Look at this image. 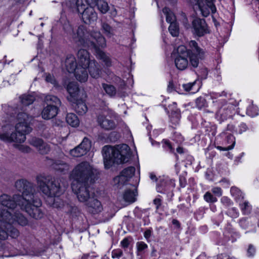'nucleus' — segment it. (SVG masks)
Masks as SVG:
<instances>
[{
  "instance_id": "obj_1",
  "label": "nucleus",
  "mask_w": 259,
  "mask_h": 259,
  "mask_svg": "<svg viewBox=\"0 0 259 259\" xmlns=\"http://www.w3.org/2000/svg\"><path fill=\"white\" fill-rule=\"evenodd\" d=\"M2 110L8 118L12 120L15 119L18 122L15 125V131H13L14 127L11 124L0 125V140L6 143L24 142L26 140V135L32 131L29 125L32 116L18 104L13 106L2 105Z\"/></svg>"
},
{
  "instance_id": "obj_2",
  "label": "nucleus",
  "mask_w": 259,
  "mask_h": 259,
  "mask_svg": "<svg viewBox=\"0 0 259 259\" xmlns=\"http://www.w3.org/2000/svg\"><path fill=\"white\" fill-rule=\"evenodd\" d=\"M63 29L67 36L77 46H88L94 49L97 57L102 60L106 67H110L112 62L110 57L100 49L106 46V40L104 36L98 31H92L87 35V32L84 26L80 25L74 30L68 21H65Z\"/></svg>"
},
{
  "instance_id": "obj_3",
  "label": "nucleus",
  "mask_w": 259,
  "mask_h": 259,
  "mask_svg": "<svg viewBox=\"0 0 259 259\" xmlns=\"http://www.w3.org/2000/svg\"><path fill=\"white\" fill-rule=\"evenodd\" d=\"M100 177V171L87 161L81 162L74 168L70 178L77 183L76 188L74 184L72 188L80 202H87L95 197V193L90 190V185L95 183Z\"/></svg>"
},
{
  "instance_id": "obj_4",
  "label": "nucleus",
  "mask_w": 259,
  "mask_h": 259,
  "mask_svg": "<svg viewBox=\"0 0 259 259\" xmlns=\"http://www.w3.org/2000/svg\"><path fill=\"white\" fill-rule=\"evenodd\" d=\"M15 186L17 191L25 197V202L23 203L21 210H25L31 217L36 220L41 219L44 216V213L40 208L42 203L35 186L24 179L17 180Z\"/></svg>"
},
{
  "instance_id": "obj_5",
  "label": "nucleus",
  "mask_w": 259,
  "mask_h": 259,
  "mask_svg": "<svg viewBox=\"0 0 259 259\" xmlns=\"http://www.w3.org/2000/svg\"><path fill=\"white\" fill-rule=\"evenodd\" d=\"M36 180L39 190L48 197L50 204L55 208L64 209L65 204L58 196L65 190L66 183H61L60 179L45 175L37 176Z\"/></svg>"
},
{
  "instance_id": "obj_6",
  "label": "nucleus",
  "mask_w": 259,
  "mask_h": 259,
  "mask_svg": "<svg viewBox=\"0 0 259 259\" xmlns=\"http://www.w3.org/2000/svg\"><path fill=\"white\" fill-rule=\"evenodd\" d=\"M102 155L105 167L108 169L114 164L128 162L131 157L130 148L126 144L118 145L117 148L106 145L103 147Z\"/></svg>"
},
{
  "instance_id": "obj_7",
  "label": "nucleus",
  "mask_w": 259,
  "mask_h": 259,
  "mask_svg": "<svg viewBox=\"0 0 259 259\" xmlns=\"http://www.w3.org/2000/svg\"><path fill=\"white\" fill-rule=\"evenodd\" d=\"M190 49L187 50L184 46H180L177 49L176 56L189 57L190 66L196 68L198 66L199 60H203L206 55V52L200 48L195 40H191L189 42Z\"/></svg>"
},
{
  "instance_id": "obj_8",
  "label": "nucleus",
  "mask_w": 259,
  "mask_h": 259,
  "mask_svg": "<svg viewBox=\"0 0 259 259\" xmlns=\"http://www.w3.org/2000/svg\"><path fill=\"white\" fill-rule=\"evenodd\" d=\"M24 195L14 194L12 197L8 194H3L0 196V219L12 220L11 212L4 207L14 210L17 206L21 209L23 204L25 202ZM12 221H11L12 222Z\"/></svg>"
},
{
  "instance_id": "obj_9",
  "label": "nucleus",
  "mask_w": 259,
  "mask_h": 259,
  "mask_svg": "<svg viewBox=\"0 0 259 259\" xmlns=\"http://www.w3.org/2000/svg\"><path fill=\"white\" fill-rule=\"evenodd\" d=\"M45 102L47 106L41 112L42 118L48 120L56 117L61 105L60 100L57 96L48 95L45 98Z\"/></svg>"
},
{
  "instance_id": "obj_10",
  "label": "nucleus",
  "mask_w": 259,
  "mask_h": 259,
  "mask_svg": "<svg viewBox=\"0 0 259 259\" xmlns=\"http://www.w3.org/2000/svg\"><path fill=\"white\" fill-rule=\"evenodd\" d=\"M0 219V240H4L10 236L12 238H17L19 234V231L13 226L14 220Z\"/></svg>"
},
{
  "instance_id": "obj_11",
  "label": "nucleus",
  "mask_w": 259,
  "mask_h": 259,
  "mask_svg": "<svg viewBox=\"0 0 259 259\" xmlns=\"http://www.w3.org/2000/svg\"><path fill=\"white\" fill-rule=\"evenodd\" d=\"M191 23L192 32L194 35L200 37L210 33L208 26L204 19L196 17Z\"/></svg>"
},
{
  "instance_id": "obj_12",
  "label": "nucleus",
  "mask_w": 259,
  "mask_h": 259,
  "mask_svg": "<svg viewBox=\"0 0 259 259\" xmlns=\"http://www.w3.org/2000/svg\"><path fill=\"white\" fill-rule=\"evenodd\" d=\"M175 186V180L166 177L160 179L157 185L156 190L159 193L166 194L167 197H172Z\"/></svg>"
},
{
  "instance_id": "obj_13",
  "label": "nucleus",
  "mask_w": 259,
  "mask_h": 259,
  "mask_svg": "<svg viewBox=\"0 0 259 259\" xmlns=\"http://www.w3.org/2000/svg\"><path fill=\"white\" fill-rule=\"evenodd\" d=\"M135 167L134 166H128L124 168L118 176L114 178L115 182H117L119 186L127 184L130 179L134 176L135 174Z\"/></svg>"
},
{
  "instance_id": "obj_14",
  "label": "nucleus",
  "mask_w": 259,
  "mask_h": 259,
  "mask_svg": "<svg viewBox=\"0 0 259 259\" xmlns=\"http://www.w3.org/2000/svg\"><path fill=\"white\" fill-rule=\"evenodd\" d=\"M83 8L82 10H80L79 13L81 14V18L84 23L90 24L97 20V14L93 7H86L84 4Z\"/></svg>"
},
{
  "instance_id": "obj_15",
  "label": "nucleus",
  "mask_w": 259,
  "mask_h": 259,
  "mask_svg": "<svg viewBox=\"0 0 259 259\" xmlns=\"http://www.w3.org/2000/svg\"><path fill=\"white\" fill-rule=\"evenodd\" d=\"M90 147V140L87 138H84L78 146L70 150V153L73 157H81L87 154Z\"/></svg>"
},
{
  "instance_id": "obj_16",
  "label": "nucleus",
  "mask_w": 259,
  "mask_h": 259,
  "mask_svg": "<svg viewBox=\"0 0 259 259\" xmlns=\"http://www.w3.org/2000/svg\"><path fill=\"white\" fill-rule=\"evenodd\" d=\"M215 0H205V3L203 1L198 5L197 10L201 12L202 15L205 17H207L211 11L212 14L217 11V8L214 4Z\"/></svg>"
},
{
  "instance_id": "obj_17",
  "label": "nucleus",
  "mask_w": 259,
  "mask_h": 259,
  "mask_svg": "<svg viewBox=\"0 0 259 259\" xmlns=\"http://www.w3.org/2000/svg\"><path fill=\"white\" fill-rule=\"evenodd\" d=\"M97 121L100 126L105 131H111L116 127L114 120L103 114L98 116Z\"/></svg>"
},
{
  "instance_id": "obj_18",
  "label": "nucleus",
  "mask_w": 259,
  "mask_h": 259,
  "mask_svg": "<svg viewBox=\"0 0 259 259\" xmlns=\"http://www.w3.org/2000/svg\"><path fill=\"white\" fill-rule=\"evenodd\" d=\"M87 211L92 214L99 213L102 210L101 203L94 197L86 202Z\"/></svg>"
},
{
  "instance_id": "obj_19",
  "label": "nucleus",
  "mask_w": 259,
  "mask_h": 259,
  "mask_svg": "<svg viewBox=\"0 0 259 259\" xmlns=\"http://www.w3.org/2000/svg\"><path fill=\"white\" fill-rule=\"evenodd\" d=\"M221 139L223 140L222 144L226 145L228 149L231 150L234 148L235 144V138L232 134L223 132L217 138V140H220V142Z\"/></svg>"
},
{
  "instance_id": "obj_20",
  "label": "nucleus",
  "mask_w": 259,
  "mask_h": 259,
  "mask_svg": "<svg viewBox=\"0 0 259 259\" xmlns=\"http://www.w3.org/2000/svg\"><path fill=\"white\" fill-rule=\"evenodd\" d=\"M231 117V107H230L229 106L227 105L222 106L216 113V118L220 123H221Z\"/></svg>"
},
{
  "instance_id": "obj_21",
  "label": "nucleus",
  "mask_w": 259,
  "mask_h": 259,
  "mask_svg": "<svg viewBox=\"0 0 259 259\" xmlns=\"http://www.w3.org/2000/svg\"><path fill=\"white\" fill-rule=\"evenodd\" d=\"M83 4L79 0H65L62 4L63 8H67L73 12L80 13L83 8Z\"/></svg>"
},
{
  "instance_id": "obj_22",
  "label": "nucleus",
  "mask_w": 259,
  "mask_h": 259,
  "mask_svg": "<svg viewBox=\"0 0 259 259\" xmlns=\"http://www.w3.org/2000/svg\"><path fill=\"white\" fill-rule=\"evenodd\" d=\"M51 167L56 172L62 174H67L69 169V165L65 162L60 160L53 161L51 165Z\"/></svg>"
},
{
  "instance_id": "obj_23",
  "label": "nucleus",
  "mask_w": 259,
  "mask_h": 259,
  "mask_svg": "<svg viewBox=\"0 0 259 259\" xmlns=\"http://www.w3.org/2000/svg\"><path fill=\"white\" fill-rule=\"evenodd\" d=\"M67 91L69 94V96L67 97L69 101H72L78 98L79 88L77 82H70L67 85Z\"/></svg>"
},
{
  "instance_id": "obj_24",
  "label": "nucleus",
  "mask_w": 259,
  "mask_h": 259,
  "mask_svg": "<svg viewBox=\"0 0 259 259\" xmlns=\"http://www.w3.org/2000/svg\"><path fill=\"white\" fill-rule=\"evenodd\" d=\"M173 105L174 106L173 108L171 109V113L169 114V111L168 109L165 107V110L167 112L168 114H169V117L170 119V121L171 123L175 125H177L179 123L180 118H181V112L179 109L176 108V105L177 103L176 102H173Z\"/></svg>"
},
{
  "instance_id": "obj_25",
  "label": "nucleus",
  "mask_w": 259,
  "mask_h": 259,
  "mask_svg": "<svg viewBox=\"0 0 259 259\" xmlns=\"http://www.w3.org/2000/svg\"><path fill=\"white\" fill-rule=\"evenodd\" d=\"M76 79L81 82H85L88 78L87 66L79 65V67L73 72Z\"/></svg>"
},
{
  "instance_id": "obj_26",
  "label": "nucleus",
  "mask_w": 259,
  "mask_h": 259,
  "mask_svg": "<svg viewBox=\"0 0 259 259\" xmlns=\"http://www.w3.org/2000/svg\"><path fill=\"white\" fill-rule=\"evenodd\" d=\"M71 102L73 103L72 106L74 110L79 115H82L88 111V107L83 100L77 98Z\"/></svg>"
},
{
  "instance_id": "obj_27",
  "label": "nucleus",
  "mask_w": 259,
  "mask_h": 259,
  "mask_svg": "<svg viewBox=\"0 0 259 259\" xmlns=\"http://www.w3.org/2000/svg\"><path fill=\"white\" fill-rule=\"evenodd\" d=\"M64 210L65 213L69 215L70 217L72 219H76L80 214V211L78 207L71 203H65Z\"/></svg>"
},
{
  "instance_id": "obj_28",
  "label": "nucleus",
  "mask_w": 259,
  "mask_h": 259,
  "mask_svg": "<svg viewBox=\"0 0 259 259\" xmlns=\"http://www.w3.org/2000/svg\"><path fill=\"white\" fill-rule=\"evenodd\" d=\"M77 56L79 60V65L88 66L90 65V62L92 61L90 60L89 53L87 50L79 49L78 51Z\"/></svg>"
},
{
  "instance_id": "obj_29",
  "label": "nucleus",
  "mask_w": 259,
  "mask_h": 259,
  "mask_svg": "<svg viewBox=\"0 0 259 259\" xmlns=\"http://www.w3.org/2000/svg\"><path fill=\"white\" fill-rule=\"evenodd\" d=\"M89 72L94 78H98L101 75V70L99 68V64L95 60H93L90 63V65H88Z\"/></svg>"
},
{
  "instance_id": "obj_30",
  "label": "nucleus",
  "mask_w": 259,
  "mask_h": 259,
  "mask_svg": "<svg viewBox=\"0 0 259 259\" xmlns=\"http://www.w3.org/2000/svg\"><path fill=\"white\" fill-rule=\"evenodd\" d=\"M65 64L67 71L70 73H73L79 67V65H77L75 58L72 55L67 56Z\"/></svg>"
},
{
  "instance_id": "obj_31",
  "label": "nucleus",
  "mask_w": 259,
  "mask_h": 259,
  "mask_svg": "<svg viewBox=\"0 0 259 259\" xmlns=\"http://www.w3.org/2000/svg\"><path fill=\"white\" fill-rule=\"evenodd\" d=\"M11 217L14 220V224L17 223L20 226H25L28 223L27 218L19 212L16 211L14 214L11 213Z\"/></svg>"
},
{
  "instance_id": "obj_32",
  "label": "nucleus",
  "mask_w": 259,
  "mask_h": 259,
  "mask_svg": "<svg viewBox=\"0 0 259 259\" xmlns=\"http://www.w3.org/2000/svg\"><path fill=\"white\" fill-rule=\"evenodd\" d=\"M21 102L18 104L19 106L23 108V109L26 112V109H24V106L26 107L32 104L35 100V98L33 96L30 95L24 94L20 97Z\"/></svg>"
},
{
  "instance_id": "obj_33",
  "label": "nucleus",
  "mask_w": 259,
  "mask_h": 259,
  "mask_svg": "<svg viewBox=\"0 0 259 259\" xmlns=\"http://www.w3.org/2000/svg\"><path fill=\"white\" fill-rule=\"evenodd\" d=\"M239 226L243 229H247L252 228L253 229H255V221H252L250 218H242L239 220ZM255 232V230H254Z\"/></svg>"
},
{
  "instance_id": "obj_34",
  "label": "nucleus",
  "mask_w": 259,
  "mask_h": 259,
  "mask_svg": "<svg viewBox=\"0 0 259 259\" xmlns=\"http://www.w3.org/2000/svg\"><path fill=\"white\" fill-rule=\"evenodd\" d=\"M175 63L179 70H183L188 66V57L175 56Z\"/></svg>"
},
{
  "instance_id": "obj_35",
  "label": "nucleus",
  "mask_w": 259,
  "mask_h": 259,
  "mask_svg": "<svg viewBox=\"0 0 259 259\" xmlns=\"http://www.w3.org/2000/svg\"><path fill=\"white\" fill-rule=\"evenodd\" d=\"M115 80L118 84V90H117L118 95L120 97H125L126 95L125 92L126 84L125 81L117 76L115 77Z\"/></svg>"
},
{
  "instance_id": "obj_36",
  "label": "nucleus",
  "mask_w": 259,
  "mask_h": 259,
  "mask_svg": "<svg viewBox=\"0 0 259 259\" xmlns=\"http://www.w3.org/2000/svg\"><path fill=\"white\" fill-rule=\"evenodd\" d=\"M67 123L72 127H77L79 124L78 117L73 113H67L66 117Z\"/></svg>"
},
{
  "instance_id": "obj_37",
  "label": "nucleus",
  "mask_w": 259,
  "mask_h": 259,
  "mask_svg": "<svg viewBox=\"0 0 259 259\" xmlns=\"http://www.w3.org/2000/svg\"><path fill=\"white\" fill-rule=\"evenodd\" d=\"M92 3L96 5L98 10L103 14L106 13L109 10L108 4L104 0H93Z\"/></svg>"
},
{
  "instance_id": "obj_38",
  "label": "nucleus",
  "mask_w": 259,
  "mask_h": 259,
  "mask_svg": "<svg viewBox=\"0 0 259 259\" xmlns=\"http://www.w3.org/2000/svg\"><path fill=\"white\" fill-rule=\"evenodd\" d=\"M101 86L105 93L110 97H115L117 93L116 88L112 84L102 83Z\"/></svg>"
},
{
  "instance_id": "obj_39",
  "label": "nucleus",
  "mask_w": 259,
  "mask_h": 259,
  "mask_svg": "<svg viewBox=\"0 0 259 259\" xmlns=\"http://www.w3.org/2000/svg\"><path fill=\"white\" fill-rule=\"evenodd\" d=\"M203 128L206 135L213 137L217 134V126L215 124H211L210 122H205Z\"/></svg>"
},
{
  "instance_id": "obj_40",
  "label": "nucleus",
  "mask_w": 259,
  "mask_h": 259,
  "mask_svg": "<svg viewBox=\"0 0 259 259\" xmlns=\"http://www.w3.org/2000/svg\"><path fill=\"white\" fill-rule=\"evenodd\" d=\"M136 194L134 190L130 189L126 190L123 195V198L125 202L132 203L136 201Z\"/></svg>"
},
{
  "instance_id": "obj_41",
  "label": "nucleus",
  "mask_w": 259,
  "mask_h": 259,
  "mask_svg": "<svg viewBox=\"0 0 259 259\" xmlns=\"http://www.w3.org/2000/svg\"><path fill=\"white\" fill-rule=\"evenodd\" d=\"M101 28L103 33L107 37H111L113 35V28L107 22H102Z\"/></svg>"
},
{
  "instance_id": "obj_42",
  "label": "nucleus",
  "mask_w": 259,
  "mask_h": 259,
  "mask_svg": "<svg viewBox=\"0 0 259 259\" xmlns=\"http://www.w3.org/2000/svg\"><path fill=\"white\" fill-rule=\"evenodd\" d=\"M162 147L166 151H168L170 153H174L176 158L178 160L179 159V156L178 154L175 152L174 148H173L170 142L167 139H163L162 141Z\"/></svg>"
},
{
  "instance_id": "obj_43",
  "label": "nucleus",
  "mask_w": 259,
  "mask_h": 259,
  "mask_svg": "<svg viewBox=\"0 0 259 259\" xmlns=\"http://www.w3.org/2000/svg\"><path fill=\"white\" fill-rule=\"evenodd\" d=\"M231 195L237 201H241L244 199V194L241 190L236 187H232L230 189Z\"/></svg>"
},
{
  "instance_id": "obj_44",
  "label": "nucleus",
  "mask_w": 259,
  "mask_h": 259,
  "mask_svg": "<svg viewBox=\"0 0 259 259\" xmlns=\"http://www.w3.org/2000/svg\"><path fill=\"white\" fill-rule=\"evenodd\" d=\"M162 12L166 16V20L167 23L171 24V23L176 22L175 16L168 8L164 7L162 9Z\"/></svg>"
},
{
  "instance_id": "obj_45",
  "label": "nucleus",
  "mask_w": 259,
  "mask_h": 259,
  "mask_svg": "<svg viewBox=\"0 0 259 259\" xmlns=\"http://www.w3.org/2000/svg\"><path fill=\"white\" fill-rule=\"evenodd\" d=\"M130 241L127 238H124L120 242L121 246L124 249L125 252L131 256H133V247L130 246Z\"/></svg>"
},
{
  "instance_id": "obj_46",
  "label": "nucleus",
  "mask_w": 259,
  "mask_h": 259,
  "mask_svg": "<svg viewBox=\"0 0 259 259\" xmlns=\"http://www.w3.org/2000/svg\"><path fill=\"white\" fill-rule=\"evenodd\" d=\"M196 85V81L193 82H189L183 84V88L185 91L187 92H191V94H194L199 91V87L197 85V88H195Z\"/></svg>"
},
{
  "instance_id": "obj_47",
  "label": "nucleus",
  "mask_w": 259,
  "mask_h": 259,
  "mask_svg": "<svg viewBox=\"0 0 259 259\" xmlns=\"http://www.w3.org/2000/svg\"><path fill=\"white\" fill-rule=\"evenodd\" d=\"M36 149L38 152L42 155L46 154L50 151V145L42 140V143Z\"/></svg>"
},
{
  "instance_id": "obj_48",
  "label": "nucleus",
  "mask_w": 259,
  "mask_h": 259,
  "mask_svg": "<svg viewBox=\"0 0 259 259\" xmlns=\"http://www.w3.org/2000/svg\"><path fill=\"white\" fill-rule=\"evenodd\" d=\"M241 210L244 215H247L250 213L251 211V206L247 201H245L242 204L240 203Z\"/></svg>"
},
{
  "instance_id": "obj_49",
  "label": "nucleus",
  "mask_w": 259,
  "mask_h": 259,
  "mask_svg": "<svg viewBox=\"0 0 259 259\" xmlns=\"http://www.w3.org/2000/svg\"><path fill=\"white\" fill-rule=\"evenodd\" d=\"M137 248L138 255H142L145 252L146 250L148 248V245L144 242L139 241L136 243Z\"/></svg>"
},
{
  "instance_id": "obj_50",
  "label": "nucleus",
  "mask_w": 259,
  "mask_h": 259,
  "mask_svg": "<svg viewBox=\"0 0 259 259\" xmlns=\"http://www.w3.org/2000/svg\"><path fill=\"white\" fill-rule=\"evenodd\" d=\"M258 107L252 104L249 105L246 109L247 114L251 117H254L258 115Z\"/></svg>"
},
{
  "instance_id": "obj_51",
  "label": "nucleus",
  "mask_w": 259,
  "mask_h": 259,
  "mask_svg": "<svg viewBox=\"0 0 259 259\" xmlns=\"http://www.w3.org/2000/svg\"><path fill=\"white\" fill-rule=\"evenodd\" d=\"M196 107L199 109H201L207 106V102L205 98L199 97L195 100Z\"/></svg>"
},
{
  "instance_id": "obj_52",
  "label": "nucleus",
  "mask_w": 259,
  "mask_h": 259,
  "mask_svg": "<svg viewBox=\"0 0 259 259\" xmlns=\"http://www.w3.org/2000/svg\"><path fill=\"white\" fill-rule=\"evenodd\" d=\"M168 30L170 33L173 36H177L179 33V29L176 23H171L168 27Z\"/></svg>"
},
{
  "instance_id": "obj_53",
  "label": "nucleus",
  "mask_w": 259,
  "mask_h": 259,
  "mask_svg": "<svg viewBox=\"0 0 259 259\" xmlns=\"http://www.w3.org/2000/svg\"><path fill=\"white\" fill-rule=\"evenodd\" d=\"M203 198L208 203H213L218 201L216 197H214L211 192L207 191L203 196Z\"/></svg>"
},
{
  "instance_id": "obj_54",
  "label": "nucleus",
  "mask_w": 259,
  "mask_h": 259,
  "mask_svg": "<svg viewBox=\"0 0 259 259\" xmlns=\"http://www.w3.org/2000/svg\"><path fill=\"white\" fill-rule=\"evenodd\" d=\"M42 139L41 138H37L35 137H32L28 140V143L32 146L35 147L36 149L42 143Z\"/></svg>"
},
{
  "instance_id": "obj_55",
  "label": "nucleus",
  "mask_w": 259,
  "mask_h": 259,
  "mask_svg": "<svg viewBox=\"0 0 259 259\" xmlns=\"http://www.w3.org/2000/svg\"><path fill=\"white\" fill-rule=\"evenodd\" d=\"M226 214L232 218H236L239 217V212L235 207H232L228 209L226 212Z\"/></svg>"
},
{
  "instance_id": "obj_56",
  "label": "nucleus",
  "mask_w": 259,
  "mask_h": 259,
  "mask_svg": "<svg viewBox=\"0 0 259 259\" xmlns=\"http://www.w3.org/2000/svg\"><path fill=\"white\" fill-rule=\"evenodd\" d=\"M120 138V135L119 133L113 131L110 133L108 138L110 142L115 143Z\"/></svg>"
},
{
  "instance_id": "obj_57",
  "label": "nucleus",
  "mask_w": 259,
  "mask_h": 259,
  "mask_svg": "<svg viewBox=\"0 0 259 259\" xmlns=\"http://www.w3.org/2000/svg\"><path fill=\"white\" fill-rule=\"evenodd\" d=\"M256 252V248L252 244H249L247 249V256L249 257L254 256Z\"/></svg>"
},
{
  "instance_id": "obj_58",
  "label": "nucleus",
  "mask_w": 259,
  "mask_h": 259,
  "mask_svg": "<svg viewBox=\"0 0 259 259\" xmlns=\"http://www.w3.org/2000/svg\"><path fill=\"white\" fill-rule=\"evenodd\" d=\"M123 255V251L121 249H115L111 252L112 257L119 258Z\"/></svg>"
},
{
  "instance_id": "obj_59",
  "label": "nucleus",
  "mask_w": 259,
  "mask_h": 259,
  "mask_svg": "<svg viewBox=\"0 0 259 259\" xmlns=\"http://www.w3.org/2000/svg\"><path fill=\"white\" fill-rule=\"evenodd\" d=\"M221 203L226 207H229L233 204V202L228 197L223 196L221 199Z\"/></svg>"
},
{
  "instance_id": "obj_60",
  "label": "nucleus",
  "mask_w": 259,
  "mask_h": 259,
  "mask_svg": "<svg viewBox=\"0 0 259 259\" xmlns=\"http://www.w3.org/2000/svg\"><path fill=\"white\" fill-rule=\"evenodd\" d=\"M19 150L24 153H29L31 152V148L27 145H21L18 146Z\"/></svg>"
},
{
  "instance_id": "obj_61",
  "label": "nucleus",
  "mask_w": 259,
  "mask_h": 259,
  "mask_svg": "<svg viewBox=\"0 0 259 259\" xmlns=\"http://www.w3.org/2000/svg\"><path fill=\"white\" fill-rule=\"evenodd\" d=\"M179 184L181 188H184L186 187L187 185V181L185 176L183 175H180L179 176Z\"/></svg>"
},
{
  "instance_id": "obj_62",
  "label": "nucleus",
  "mask_w": 259,
  "mask_h": 259,
  "mask_svg": "<svg viewBox=\"0 0 259 259\" xmlns=\"http://www.w3.org/2000/svg\"><path fill=\"white\" fill-rule=\"evenodd\" d=\"M212 192L217 196L220 197L222 195V191L220 187H214L211 189Z\"/></svg>"
},
{
  "instance_id": "obj_63",
  "label": "nucleus",
  "mask_w": 259,
  "mask_h": 259,
  "mask_svg": "<svg viewBox=\"0 0 259 259\" xmlns=\"http://www.w3.org/2000/svg\"><path fill=\"white\" fill-rule=\"evenodd\" d=\"M205 177L207 180L209 181H212V172L210 169H207L205 172Z\"/></svg>"
},
{
  "instance_id": "obj_64",
  "label": "nucleus",
  "mask_w": 259,
  "mask_h": 259,
  "mask_svg": "<svg viewBox=\"0 0 259 259\" xmlns=\"http://www.w3.org/2000/svg\"><path fill=\"white\" fill-rule=\"evenodd\" d=\"M217 259H236L234 257H231L226 253H220L217 255Z\"/></svg>"
}]
</instances>
